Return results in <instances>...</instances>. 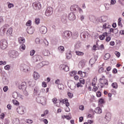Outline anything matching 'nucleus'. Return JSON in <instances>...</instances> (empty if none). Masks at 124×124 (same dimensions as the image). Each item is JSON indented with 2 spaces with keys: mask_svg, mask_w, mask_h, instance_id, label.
<instances>
[{
  "mask_svg": "<svg viewBox=\"0 0 124 124\" xmlns=\"http://www.w3.org/2000/svg\"><path fill=\"white\" fill-rule=\"evenodd\" d=\"M100 83L98 84V88L102 89L104 86H108V80L106 79L105 76L102 75L101 78L99 79Z\"/></svg>",
  "mask_w": 124,
  "mask_h": 124,
  "instance_id": "1",
  "label": "nucleus"
},
{
  "mask_svg": "<svg viewBox=\"0 0 124 124\" xmlns=\"http://www.w3.org/2000/svg\"><path fill=\"white\" fill-rule=\"evenodd\" d=\"M62 103L63 104H65V106H66V108L65 109V111L66 112H70V108H69L68 106H69L70 104L68 102V99H61L60 101V103Z\"/></svg>",
  "mask_w": 124,
  "mask_h": 124,
  "instance_id": "2",
  "label": "nucleus"
},
{
  "mask_svg": "<svg viewBox=\"0 0 124 124\" xmlns=\"http://www.w3.org/2000/svg\"><path fill=\"white\" fill-rule=\"evenodd\" d=\"M8 46V43L6 40L2 39L0 41V48L2 49V50H4L7 48Z\"/></svg>",
  "mask_w": 124,
  "mask_h": 124,
  "instance_id": "3",
  "label": "nucleus"
},
{
  "mask_svg": "<svg viewBox=\"0 0 124 124\" xmlns=\"http://www.w3.org/2000/svg\"><path fill=\"white\" fill-rule=\"evenodd\" d=\"M36 101L38 103H41L44 106L46 105V98L38 96L36 98Z\"/></svg>",
  "mask_w": 124,
  "mask_h": 124,
  "instance_id": "4",
  "label": "nucleus"
},
{
  "mask_svg": "<svg viewBox=\"0 0 124 124\" xmlns=\"http://www.w3.org/2000/svg\"><path fill=\"white\" fill-rule=\"evenodd\" d=\"M32 6L35 10H40L41 9V4L39 1L34 2L32 4Z\"/></svg>",
  "mask_w": 124,
  "mask_h": 124,
  "instance_id": "5",
  "label": "nucleus"
},
{
  "mask_svg": "<svg viewBox=\"0 0 124 124\" xmlns=\"http://www.w3.org/2000/svg\"><path fill=\"white\" fill-rule=\"evenodd\" d=\"M26 108L23 106H20L16 108V112L20 115H23L25 113Z\"/></svg>",
  "mask_w": 124,
  "mask_h": 124,
  "instance_id": "6",
  "label": "nucleus"
},
{
  "mask_svg": "<svg viewBox=\"0 0 124 124\" xmlns=\"http://www.w3.org/2000/svg\"><path fill=\"white\" fill-rule=\"evenodd\" d=\"M53 14V8L51 7H48L46 8L45 12L46 16H51Z\"/></svg>",
  "mask_w": 124,
  "mask_h": 124,
  "instance_id": "7",
  "label": "nucleus"
},
{
  "mask_svg": "<svg viewBox=\"0 0 124 124\" xmlns=\"http://www.w3.org/2000/svg\"><path fill=\"white\" fill-rule=\"evenodd\" d=\"M12 95L14 98H19V99H24V95H25V94L13 93Z\"/></svg>",
  "mask_w": 124,
  "mask_h": 124,
  "instance_id": "8",
  "label": "nucleus"
},
{
  "mask_svg": "<svg viewBox=\"0 0 124 124\" xmlns=\"http://www.w3.org/2000/svg\"><path fill=\"white\" fill-rule=\"evenodd\" d=\"M90 112H92L93 114H94V113L96 114H101L102 113V109H101L100 108L97 107L95 108L94 111L93 109H91Z\"/></svg>",
  "mask_w": 124,
  "mask_h": 124,
  "instance_id": "9",
  "label": "nucleus"
},
{
  "mask_svg": "<svg viewBox=\"0 0 124 124\" xmlns=\"http://www.w3.org/2000/svg\"><path fill=\"white\" fill-rule=\"evenodd\" d=\"M18 88L19 89V90H22V91H26V89H27V83H26V82H22L21 85L18 86Z\"/></svg>",
  "mask_w": 124,
  "mask_h": 124,
  "instance_id": "10",
  "label": "nucleus"
},
{
  "mask_svg": "<svg viewBox=\"0 0 124 124\" xmlns=\"http://www.w3.org/2000/svg\"><path fill=\"white\" fill-rule=\"evenodd\" d=\"M39 31L41 33H42L43 34H45V33H46L47 31V27L43 26H41L39 28Z\"/></svg>",
  "mask_w": 124,
  "mask_h": 124,
  "instance_id": "11",
  "label": "nucleus"
},
{
  "mask_svg": "<svg viewBox=\"0 0 124 124\" xmlns=\"http://www.w3.org/2000/svg\"><path fill=\"white\" fill-rule=\"evenodd\" d=\"M60 68L61 70H64V71H66V72L69 71V67H68L66 65L63 64L60 65Z\"/></svg>",
  "mask_w": 124,
  "mask_h": 124,
  "instance_id": "12",
  "label": "nucleus"
},
{
  "mask_svg": "<svg viewBox=\"0 0 124 124\" xmlns=\"http://www.w3.org/2000/svg\"><path fill=\"white\" fill-rule=\"evenodd\" d=\"M10 56L11 58H13L14 59L15 58H17L18 56V52L16 50H12L10 52Z\"/></svg>",
  "mask_w": 124,
  "mask_h": 124,
  "instance_id": "13",
  "label": "nucleus"
},
{
  "mask_svg": "<svg viewBox=\"0 0 124 124\" xmlns=\"http://www.w3.org/2000/svg\"><path fill=\"white\" fill-rule=\"evenodd\" d=\"M68 18L70 21H74L76 19V16H75V14L73 13H71L68 15Z\"/></svg>",
  "mask_w": 124,
  "mask_h": 124,
  "instance_id": "14",
  "label": "nucleus"
},
{
  "mask_svg": "<svg viewBox=\"0 0 124 124\" xmlns=\"http://www.w3.org/2000/svg\"><path fill=\"white\" fill-rule=\"evenodd\" d=\"M71 35V32L69 31H65L63 33V37H66V38H69Z\"/></svg>",
  "mask_w": 124,
  "mask_h": 124,
  "instance_id": "15",
  "label": "nucleus"
},
{
  "mask_svg": "<svg viewBox=\"0 0 124 124\" xmlns=\"http://www.w3.org/2000/svg\"><path fill=\"white\" fill-rule=\"evenodd\" d=\"M78 35L79 34L78 33V31H74L72 34V38H73V39H76V38L78 37Z\"/></svg>",
  "mask_w": 124,
  "mask_h": 124,
  "instance_id": "16",
  "label": "nucleus"
},
{
  "mask_svg": "<svg viewBox=\"0 0 124 124\" xmlns=\"http://www.w3.org/2000/svg\"><path fill=\"white\" fill-rule=\"evenodd\" d=\"M111 116H112V114H111V113L110 112L107 113L105 116V119L110 122V121H111Z\"/></svg>",
  "mask_w": 124,
  "mask_h": 124,
  "instance_id": "17",
  "label": "nucleus"
},
{
  "mask_svg": "<svg viewBox=\"0 0 124 124\" xmlns=\"http://www.w3.org/2000/svg\"><path fill=\"white\" fill-rule=\"evenodd\" d=\"M77 9H78V5H73L70 7L71 11H77Z\"/></svg>",
  "mask_w": 124,
  "mask_h": 124,
  "instance_id": "18",
  "label": "nucleus"
},
{
  "mask_svg": "<svg viewBox=\"0 0 124 124\" xmlns=\"http://www.w3.org/2000/svg\"><path fill=\"white\" fill-rule=\"evenodd\" d=\"M27 31L28 33H29V34H32V33L34 32V30L31 27L28 28Z\"/></svg>",
  "mask_w": 124,
  "mask_h": 124,
  "instance_id": "19",
  "label": "nucleus"
},
{
  "mask_svg": "<svg viewBox=\"0 0 124 124\" xmlns=\"http://www.w3.org/2000/svg\"><path fill=\"white\" fill-rule=\"evenodd\" d=\"M96 61H97V57L95 56L90 60L89 62H90V63H94Z\"/></svg>",
  "mask_w": 124,
  "mask_h": 124,
  "instance_id": "20",
  "label": "nucleus"
},
{
  "mask_svg": "<svg viewBox=\"0 0 124 124\" xmlns=\"http://www.w3.org/2000/svg\"><path fill=\"white\" fill-rule=\"evenodd\" d=\"M78 75H80V77H82V78H84V77H86V72H82V71H79L78 72Z\"/></svg>",
  "mask_w": 124,
  "mask_h": 124,
  "instance_id": "21",
  "label": "nucleus"
},
{
  "mask_svg": "<svg viewBox=\"0 0 124 124\" xmlns=\"http://www.w3.org/2000/svg\"><path fill=\"white\" fill-rule=\"evenodd\" d=\"M33 77L34 79L37 80V79H38L40 77L39 74L37 72H34L33 74Z\"/></svg>",
  "mask_w": 124,
  "mask_h": 124,
  "instance_id": "22",
  "label": "nucleus"
},
{
  "mask_svg": "<svg viewBox=\"0 0 124 124\" xmlns=\"http://www.w3.org/2000/svg\"><path fill=\"white\" fill-rule=\"evenodd\" d=\"M48 65V62L46 61H43L39 63L38 65H39L40 67H42L44 66V65Z\"/></svg>",
  "mask_w": 124,
  "mask_h": 124,
  "instance_id": "23",
  "label": "nucleus"
},
{
  "mask_svg": "<svg viewBox=\"0 0 124 124\" xmlns=\"http://www.w3.org/2000/svg\"><path fill=\"white\" fill-rule=\"evenodd\" d=\"M12 123L13 124H19L20 121L18 118H14L12 120Z\"/></svg>",
  "mask_w": 124,
  "mask_h": 124,
  "instance_id": "24",
  "label": "nucleus"
},
{
  "mask_svg": "<svg viewBox=\"0 0 124 124\" xmlns=\"http://www.w3.org/2000/svg\"><path fill=\"white\" fill-rule=\"evenodd\" d=\"M5 31H6V29H5V28H1L0 30V35H1V36H3V35L5 34Z\"/></svg>",
  "mask_w": 124,
  "mask_h": 124,
  "instance_id": "25",
  "label": "nucleus"
},
{
  "mask_svg": "<svg viewBox=\"0 0 124 124\" xmlns=\"http://www.w3.org/2000/svg\"><path fill=\"white\" fill-rule=\"evenodd\" d=\"M110 58H111L110 54L106 53L104 57V60H105V61H107L108 60H109Z\"/></svg>",
  "mask_w": 124,
  "mask_h": 124,
  "instance_id": "26",
  "label": "nucleus"
},
{
  "mask_svg": "<svg viewBox=\"0 0 124 124\" xmlns=\"http://www.w3.org/2000/svg\"><path fill=\"white\" fill-rule=\"evenodd\" d=\"M97 82V78L95 77L93 79L92 86H95L96 85Z\"/></svg>",
  "mask_w": 124,
  "mask_h": 124,
  "instance_id": "27",
  "label": "nucleus"
},
{
  "mask_svg": "<svg viewBox=\"0 0 124 124\" xmlns=\"http://www.w3.org/2000/svg\"><path fill=\"white\" fill-rule=\"evenodd\" d=\"M13 32V29L12 28H10L8 29L7 31V34H10V35H12Z\"/></svg>",
  "mask_w": 124,
  "mask_h": 124,
  "instance_id": "28",
  "label": "nucleus"
},
{
  "mask_svg": "<svg viewBox=\"0 0 124 124\" xmlns=\"http://www.w3.org/2000/svg\"><path fill=\"white\" fill-rule=\"evenodd\" d=\"M25 42V39H24L23 37L18 38V42L20 44H23Z\"/></svg>",
  "mask_w": 124,
  "mask_h": 124,
  "instance_id": "29",
  "label": "nucleus"
},
{
  "mask_svg": "<svg viewBox=\"0 0 124 124\" xmlns=\"http://www.w3.org/2000/svg\"><path fill=\"white\" fill-rule=\"evenodd\" d=\"M76 74H77V71H73L69 73V75L70 76V77L75 76Z\"/></svg>",
  "mask_w": 124,
  "mask_h": 124,
  "instance_id": "30",
  "label": "nucleus"
},
{
  "mask_svg": "<svg viewBox=\"0 0 124 124\" xmlns=\"http://www.w3.org/2000/svg\"><path fill=\"white\" fill-rule=\"evenodd\" d=\"M43 54L44 56H49V54H50V52L48 50L45 49L43 50Z\"/></svg>",
  "mask_w": 124,
  "mask_h": 124,
  "instance_id": "31",
  "label": "nucleus"
},
{
  "mask_svg": "<svg viewBox=\"0 0 124 124\" xmlns=\"http://www.w3.org/2000/svg\"><path fill=\"white\" fill-rule=\"evenodd\" d=\"M58 50L59 52H61V53H63V52L64 51V47H63V46H59Z\"/></svg>",
  "mask_w": 124,
  "mask_h": 124,
  "instance_id": "32",
  "label": "nucleus"
},
{
  "mask_svg": "<svg viewBox=\"0 0 124 124\" xmlns=\"http://www.w3.org/2000/svg\"><path fill=\"white\" fill-rule=\"evenodd\" d=\"M75 53L76 54V55L77 56H84V52H81V51H75Z\"/></svg>",
  "mask_w": 124,
  "mask_h": 124,
  "instance_id": "33",
  "label": "nucleus"
},
{
  "mask_svg": "<svg viewBox=\"0 0 124 124\" xmlns=\"http://www.w3.org/2000/svg\"><path fill=\"white\" fill-rule=\"evenodd\" d=\"M111 87L113 89H118V83L117 82H113L111 84Z\"/></svg>",
  "mask_w": 124,
  "mask_h": 124,
  "instance_id": "34",
  "label": "nucleus"
},
{
  "mask_svg": "<svg viewBox=\"0 0 124 124\" xmlns=\"http://www.w3.org/2000/svg\"><path fill=\"white\" fill-rule=\"evenodd\" d=\"M101 123H102V124H108V123H109V121L106 119L105 117H104L102 119Z\"/></svg>",
  "mask_w": 124,
  "mask_h": 124,
  "instance_id": "35",
  "label": "nucleus"
},
{
  "mask_svg": "<svg viewBox=\"0 0 124 124\" xmlns=\"http://www.w3.org/2000/svg\"><path fill=\"white\" fill-rule=\"evenodd\" d=\"M109 31L110 32H113V33H117V32H118V30H117V29L111 28L109 30Z\"/></svg>",
  "mask_w": 124,
  "mask_h": 124,
  "instance_id": "36",
  "label": "nucleus"
},
{
  "mask_svg": "<svg viewBox=\"0 0 124 124\" xmlns=\"http://www.w3.org/2000/svg\"><path fill=\"white\" fill-rule=\"evenodd\" d=\"M71 53L70 52H67L66 53V57L68 60H69L72 57Z\"/></svg>",
  "mask_w": 124,
  "mask_h": 124,
  "instance_id": "37",
  "label": "nucleus"
},
{
  "mask_svg": "<svg viewBox=\"0 0 124 124\" xmlns=\"http://www.w3.org/2000/svg\"><path fill=\"white\" fill-rule=\"evenodd\" d=\"M79 82L82 85H85V79L83 78H80L79 79Z\"/></svg>",
  "mask_w": 124,
  "mask_h": 124,
  "instance_id": "38",
  "label": "nucleus"
},
{
  "mask_svg": "<svg viewBox=\"0 0 124 124\" xmlns=\"http://www.w3.org/2000/svg\"><path fill=\"white\" fill-rule=\"evenodd\" d=\"M58 88L59 90L62 91V90H63V89H64V87H63V85H62V84H58Z\"/></svg>",
  "mask_w": 124,
  "mask_h": 124,
  "instance_id": "39",
  "label": "nucleus"
},
{
  "mask_svg": "<svg viewBox=\"0 0 124 124\" xmlns=\"http://www.w3.org/2000/svg\"><path fill=\"white\" fill-rule=\"evenodd\" d=\"M39 91V88L38 87H35L33 89L34 93H37Z\"/></svg>",
  "mask_w": 124,
  "mask_h": 124,
  "instance_id": "40",
  "label": "nucleus"
},
{
  "mask_svg": "<svg viewBox=\"0 0 124 124\" xmlns=\"http://www.w3.org/2000/svg\"><path fill=\"white\" fill-rule=\"evenodd\" d=\"M35 23L36 25H39L40 23V19L39 18H36L35 19Z\"/></svg>",
  "mask_w": 124,
  "mask_h": 124,
  "instance_id": "41",
  "label": "nucleus"
},
{
  "mask_svg": "<svg viewBox=\"0 0 124 124\" xmlns=\"http://www.w3.org/2000/svg\"><path fill=\"white\" fill-rule=\"evenodd\" d=\"M23 67V70H24V71H29V66H28L24 65Z\"/></svg>",
  "mask_w": 124,
  "mask_h": 124,
  "instance_id": "42",
  "label": "nucleus"
},
{
  "mask_svg": "<svg viewBox=\"0 0 124 124\" xmlns=\"http://www.w3.org/2000/svg\"><path fill=\"white\" fill-rule=\"evenodd\" d=\"M26 25L28 27H30V26H31V20H28L27 22Z\"/></svg>",
  "mask_w": 124,
  "mask_h": 124,
  "instance_id": "43",
  "label": "nucleus"
},
{
  "mask_svg": "<svg viewBox=\"0 0 124 124\" xmlns=\"http://www.w3.org/2000/svg\"><path fill=\"white\" fill-rule=\"evenodd\" d=\"M13 104H14V105H19V102L16 100V99L13 100Z\"/></svg>",
  "mask_w": 124,
  "mask_h": 124,
  "instance_id": "44",
  "label": "nucleus"
},
{
  "mask_svg": "<svg viewBox=\"0 0 124 124\" xmlns=\"http://www.w3.org/2000/svg\"><path fill=\"white\" fill-rule=\"evenodd\" d=\"M20 50H26V45L22 44L20 46Z\"/></svg>",
  "mask_w": 124,
  "mask_h": 124,
  "instance_id": "45",
  "label": "nucleus"
},
{
  "mask_svg": "<svg viewBox=\"0 0 124 124\" xmlns=\"http://www.w3.org/2000/svg\"><path fill=\"white\" fill-rule=\"evenodd\" d=\"M98 103L99 104H104V100L102 98L99 99Z\"/></svg>",
  "mask_w": 124,
  "mask_h": 124,
  "instance_id": "46",
  "label": "nucleus"
},
{
  "mask_svg": "<svg viewBox=\"0 0 124 124\" xmlns=\"http://www.w3.org/2000/svg\"><path fill=\"white\" fill-rule=\"evenodd\" d=\"M98 72L99 73H103V72H104V68H103V67L99 68V69L98 70Z\"/></svg>",
  "mask_w": 124,
  "mask_h": 124,
  "instance_id": "47",
  "label": "nucleus"
},
{
  "mask_svg": "<svg viewBox=\"0 0 124 124\" xmlns=\"http://www.w3.org/2000/svg\"><path fill=\"white\" fill-rule=\"evenodd\" d=\"M117 58H120L121 57V53L119 51H115L114 53Z\"/></svg>",
  "mask_w": 124,
  "mask_h": 124,
  "instance_id": "48",
  "label": "nucleus"
},
{
  "mask_svg": "<svg viewBox=\"0 0 124 124\" xmlns=\"http://www.w3.org/2000/svg\"><path fill=\"white\" fill-rule=\"evenodd\" d=\"M52 102L54 103V104H57L58 103V100H57V98H54L52 99Z\"/></svg>",
  "mask_w": 124,
  "mask_h": 124,
  "instance_id": "49",
  "label": "nucleus"
},
{
  "mask_svg": "<svg viewBox=\"0 0 124 124\" xmlns=\"http://www.w3.org/2000/svg\"><path fill=\"white\" fill-rule=\"evenodd\" d=\"M93 88L92 89L93 92H94V93H95V92H96V91H97V90H98V88H97V87L95 86H93Z\"/></svg>",
  "mask_w": 124,
  "mask_h": 124,
  "instance_id": "50",
  "label": "nucleus"
},
{
  "mask_svg": "<svg viewBox=\"0 0 124 124\" xmlns=\"http://www.w3.org/2000/svg\"><path fill=\"white\" fill-rule=\"evenodd\" d=\"M8 8H11L12 7H14V4H13V3H9L8 4Z\"/></svg>",
  "mask_w": 124,
  "mask_h": 124,
  "instance_id": "51",
  "label": "nucleus"
},
{
  "mask_svg": "<svg viewBox=\"0 0 124 124\" xmlns=\"http://www.w3.org/2000/svg\"><path fill=\"white\" fill-rule=\"evenodd\" d=\"M44 43H45L46 46H48V45H49V43L48 42V41L46 40V39L44 40Z\"/></svg>",
  "mask_w": 124,
  "mask_h": 124,
  "instance_id": "52",
  "label": "nucleus"
},
{
  "mask_svg": "<svg viewBox=\"0 0 124 124\" xmlns=\"http://www.w3.org/2000/svg\"><path fill=\"white\" fill-rule=\"evenodd\" d=\"M99 39L100 40H104V39H105V37L104 35H100L99 36Z\"/></svg>",
  "mask_w": 124,
  "mask_h": 124,
  "instance_id": "53",
  "label": "nucleus"
},
{
  "mask_svg": "<svg viewBox=\"0 0 124 124\" xmlns=\"http://www.w3.org/2000/svg\"><path fill=\"white\" fill-rule=\"evenodd\" d=\"M110 40H111V37L107 36L106 38V41L107 42H109V41H110Z\"/></svg>",
  "mask_w": 124,
  "mask_h": 124,
  "instance_id": "54",
  "label": "nucleus"
},
{
  "mask_svg": "<svg viewBox=\"0 0 124 124\" xmlns=\"http://www.w3.org/2000/svg\"><path fill=\"white\" fill-rule=\"evenodd\" d=\"M97 47L95 45H94L92 47V50L93 51H96V50H97Z\"/></svg>",
  "mask_w": 124,
  "mask_h": 124,
  "instance_id": "55",
  "label": "nucleus"
},
{
  "mask_svg": "<svg viewBox=\"0 0 124 124\" xmlns=\"http://www.w3.org/2000/svg\"><path fill=\"white\" fill-rule=\"evenodd\" d=\"M4 68L6 70H9L10 69V66L9 65H6L5 66Z\"/></svg>",
  "mask_w": 124,
  "mask_h": 124,
  "instance_id": "56",
  "label": "nucleus"
},
{
  "mask_svg": "<svg viewBox=\"0 0 124 124\" xmlns=\"http://www.w3.org/2000/svg\"><path fill=\"white\" fill-rule=\"evenodd\" d=\"M34 54H35V50H32L31 51V52H30L31 56H33V55H34Z\"/></svg>",
  "mask_w": 124,
  "mask_h": 124,
  "instance_id": "57",
  "label": "nucleus"
},
{
  "mask_svg": "<svg viewBox=\"0 0 124 124\" xmlns=\"http://www.w3.org/2000/svg\"><path fill=\"white\" fill-rule=\"evenodd\" d=\"M118 2L121 5H124V0H119Z\"/></svg>",
  "mask_w": 124,
  "mask_h": 124,
  "instance_id": "58",
  "label": "nucleus"
},
{
  "mask_svg": "<svg viewBox=\"0 0 124 124\" xmlns=\"http://www.w3.org/2000/svg\"><path fill=\"white\" fill-rule=\"evenodd\" d=\"M106 21V17L102 16L101 19V22H105Z\"/></svg>",
  "mask_w": 124,
  "mask_h": 124,
  "instance_id": "59",
  "label": "nucleus"
},
{
  "mask_svg": "<svg viewBox=\"0 0 124 124\" xmlns=\"http://www.w3.org/2000/svg\"><path fill=\"white\" fill-rule=\"evenodd\" d=\"M3 90L4 92L5 93L7 91H8V86H5L3 87Z\"/></svg>",
  "mask_w": 124,
  "mask_h": 124,
  "instance_id": "60",
  "label": "nucleus"
},
{
  "mask_svg": "<svg viewBox=\"0 0 124 124\" xmlns=\"http://www.w3.org/2000/svg\"><path fill=\"white\" fill-rule=\"evenodd\" d=\"M120 81L122 84H123L124 85V77L121 78L120 79Z\"/></svg>",
  "mask_w": 124,
  "mask_h": 124,
  "instance_id": "61",
  "label": "nucleus"
},
{
  "mask_svg": "<svg viewBox=\"0 0 124 124\" xmlns=\"http://www.w3.org/2000/svg\"><path fill=\"white\" fill-rule=\"evenodd\" d=\"M116 2L117 1H116V0H111L110 1L111 4H112V5L115 4Z\"/></svg>",
  "mask_w": 124,
  "mask_h": 124,
  "instance_id": "62",
  "label": "nucleus"
},
{
  "mask_svg": "<svg viewBox=\"0 0 124 124\" xmlns=\"http://www.w3.org/2000/svg\"><path fill=\"white\" fill-rule=\"evenodd\" d=\"M100 50H104V45L103 44H102L100 46Z\"/></svg>",
  "mask_w": 124,
  "mask_h": 124,
  "instance_id": "63",
  "label": "nucleus"
},
{
  "mask_svg": "<svg viewBox=\"0 0 124 124\" xmlns=\"http://www.w3.org/2000/svg\"><path fill=\"white\" fill-rule=\"evenodd\" d=\"M43 122L45 124H48V120L46 119L43 120Z\"/></svg>",
  "mask_w": 124,
  "mask_h": 124,
  "instance_id": "64",
  "label": "nucleus"
}]
</instances>
